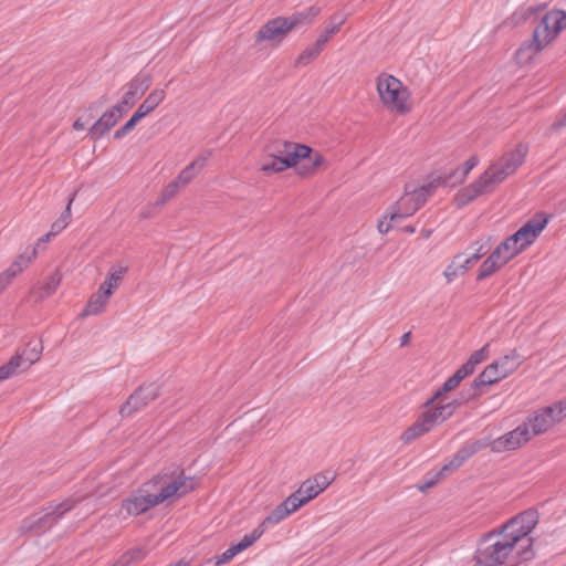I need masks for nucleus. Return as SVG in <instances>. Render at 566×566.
Here are the masks:
<instances>
[{"instance_id": "obj_43", "label": "nucleus", "mask_w": 566, "mask_h": 566, "mask_svg": "<svg viewBox=\"0 0 566 566\" xmlns=\"http://www.w3.org/2000/svg\"><path fill=\"white\" fill-rule=\"evenodd\" d=\"M346 17L340 13H335L331 17L328 25L325 28V31L328 35L333 36L336 34L342 25L345 23Z\"/></svg>"}, {"instance_id": "obj_15", "label": "nucleus", "mask_w": 566, "mask_h": 566, "mask_svg": "<svg viewBox=\"0 0 566 566\" xmlns=\"http://www.w3.org/2000/svg\"><path fill=\"white\" fill-rule=\"evenodd\" d=\"M458 175V170H452L450 174L439 176L431 180L429 184L411 188L415 190L416 201L407 210V213H415L418 211L427 201L428 197L432 195L433 190L439 186L453 187V178Z\"/></svg>"}, {"instance_id": "obj_61", "label": "nucleus", "mask_w": 566, "mask_h": 566, "mask_svg": "<svg viewBox=\"0 0 566 566\" xmlns=\"http://www.w3.org/2000/svg\"><path fill=\"white\" fill-rule=\"evenodd\" d=\"M385 216L378 221L377 228L381 234L387 233L391 229V223L386 222Z\"/></svg>"}, {"instance_id": "obj_23", "label": "nucleus", "mask_w": 566, "mask_h": 566, "mask_svg": "<svg viewBox=\"0 0 566 566\" xmlns=\"http://www.w3.org/2000/svg\"><path fill=\"white\" fill-rule=\"evenodd\" d=\"M120 119V114L115 113L112 108L104 112L101 117L92 125L88 130L90 138L96 140L104 136Z\"/></svg>"}, {"instance_id": "obj_8", "label": "nucleus", "mask_w": 566, "mask_h": 566, "mask_svg": "<svg viewBox=\"0 0 566 566\" xmlns=\"http://www.w3.org/2000/svg\"><path fill=\"white\" fill-rule=\"evenodd\" d=\"M496 530L484 534L479 542L474 560L479 566H497L505 563L513 552L511 543H500L495 541Z\"/></svg>"}, {"instance_id": "obj_4", "label": "nucleus", "mask_w": 566, "mask_h": 566, "mask_svg": "<svg viewBox=\"0 0 566 566\" xmlns=\"http://www.w3.org/2000/svg\"><path fill=\"white\" fill-rule=\"evenodd\" d=\"M549 217L544 212L536 213L515 233L507 237L494 250V255H502V263H507L516 254L530 247L545 229Z\"/></svg>"}, {"instance_id": "obj_9", "label": "nucleus", "mask_w": 566, "mask_h": 566, "mask_svg": "<svg viewBox=\"0 0 566 566\" xmlns=\"http://www.w3.org/2000/svg\"><path fill=\"white\" fill-rule=\"evenodd\" d=\"M377 91L382 103L391 111L407 114L410 107L406 105L409 92L402 83L392 75H380L377 80Z\"/></svg>"}, {"instance_id": "obj_31", "label": "nucleus", "mask_w": 566, "mask_h": 566, "mask_svg": "<svg viewBox=\"0 0 566 566\" xmlns=\"http://www.w3.org/2000/svg\"><path fill=\"white\" fill-rule=\"evenodd\" d=\"M36 256V249L33 248L30 253H23L15 258L13 263L4 271L8 275L14 279L29 263Z\"/></svg>"}, {"instance_id": "obj_48", "label": "nucleus", "mask_w": 566, "mask_h": 566, "mask_svg": "<svg viewBox=\"0 0 566 566\" xmlns=\"http://www.w3.org/2000/svg\"><path fill=\"white\" fill-rule=\"evenodd\" d=\"M311 480L315 484L316 489H319V493H322L332 483L333 478L325 473H318Z\"/></svg>"}, {"instance_id": "obj_22", "label": "nucleus", "mask_w": 566, "mask_h": 566, "mask_svg": "<svg viewBox=\"0 0 566 566\" xmlns=\"http://www.w3.org/2000/svg\"><path fill=\"white\" fill-rule=\"evenodd\" d=\"M538 512L535 509H528L522 513L510 518L505 523V528H513L514 526H521L523 532L522 535H530L531 532L536 527L538 523Z\"/></svg>"}, {"instance_id": "obj_18", "label": "nucleus", "mask_w": 566, "mask_h": 566, "mask_svg": "<svg viewBox=\"0 0 566 566\" xmlns=\"http://www.w3.org/2000/svg\"><path fill=\"white\" fill-rule=\"evenodd\" d=\"M153 83V76L149 73L139 72L127 84V91L123 95V103L135 105Z\"/></svg>"}, {"instance_id": "obj_3", "label": "nucleus", "mask_w": 566, "mask_h": 566, "mask_svg": "<svg viewBox=\"0 0 566 566\" xmlns=\"http://www.w3.org/2000/svg\"><path fill=\"white\" fill-rule=\"evenodd\" d=\"M319 12V8L312 6L304 11L294 12L289 17L273 18L259 29L255 34V42L268 41L276 46L283 42L290 32L310 25Z\"/></svg>"}, {"instance_id": "obj_62", "label": "nucleus", "mask_w": 566, "mask_h": 566, "mask_svg": "<svg viewBox=\"0 0 566 566\" xmlns=\"http://www.w3.org/2000/svg\"><path fill=\"white\" fill-rule=\"evenodd\" d=\"M13 279L6 272L0 274V293L11 283Z\"/></svg>"}, {"instance_id": "obj_33", "label": "nucleus", "mask_w": 566, "mask_h": 566, "mask_svg": "<svg viewBox=\"0 0 566 566\" xmlns=\"http://www.w3.org/2000/svg\"><path fill=\"white\" fill-rule=\"evenodd\" d=\"M462 259L463 254L459 253L454 255L452 262L447 266L443 275L448 283L452 282L459 274H462L468 270Z\"/></svg>"}, {"instance_id": "obj_47", "label": "nucleus", "mask_w": 566, "mask_h": 566, "mask_svg": "<svg viewBox=\"0 0 566 566\" xmlns=\"http://www.w3.org/2000/svg\"><path fill=\"white\" fill-rule=\"evenodd\" d=\"M481 395H482V388L474 387L473 381H472L468 389H462L459 398L462 399L464 403H467L470 400H473L474 398H476Z\"/></svg>"}, {"instance_id": "obj_26", "label": "nucleus", "mask_w": 566, "mask_h": 566, "mask_svg": "<svg viewBox=\"0 0 566 566\" xmlns=\"http://www.w3.org/2000/svg\"><path fill=\"white\" fill-rule=\"evenodd\" d=\"M208 156L200 155L192 163L187 165L178 175L177 181L181 185V187L187 186L206 166Z\"/></svg>"}, {"instance_id": "obj_60", "label": "nucleus", "mask_w": 566, "mask_h": 566, "mask_svg": "<svg viewBox=\"0 0 566 566\" xmlns=\"http://www.w3.org/2000/svg\"><path fill=\"white\" fill-rule=\"evenodd\" d=\"M134 105H126L123 103V98L120 101L117 102L116 105H114L112 107V109L117 113V114H120V117L123 116V114H125L129 108H132Z\"/></svg>"}, {"instance_id": "obj_39", "label": "nucleus", "mask_w": 566, "mask_h": 566, "mask_svg": "<svg viewBox=\"0 0 566 566\" xmlns=\"http://www.w3.org/2000/svg\"><path fill=\"white\" fill-rule=\"evenodd\" d=\"M145 557V552L142 548H134L125 552L113 566H129L132 563L139 562Z\"/></svg>"}, {"instance_id": "obj_46", "label": "nucleus", "mask_w": 566, "mask_h": 566, "mask_svg": "<svg viewBox=\"0 0 566 566\" xmlns=\"http://www.w3.org/2000/svg\"><path fill=\"white\" fill-rule=\"evenodd\" d=\"M301 485L305 493V497L303 499L305 501V504L308 503L311 500L315 499L319 494V489H316L315 484L312 482L311 479H307Z\"/></svg>"}, {"instance_id": "obj_7", "label": "nucleus", "mask_w": 566, "mask_h": 566, "mask_svg": "<svg viewBox=\"0 0 566 566\" xmlns=\"http://www.w3.org/2000/svg\"><path fill=\"white\" fill-rule=\"evenodd\" d=\"M528 149L527 143H518L513 149L505 151L495 163L489 166L485 172L495 186L516 172L525 163Z\"/></svg>"}, {"instance_id": "obj_13", "label": "nucleus", "mask_w": 566, "mask_h": 566, "mask_svg": "<svg viewBox=\"0 0 566 566\" xmlns=\"http://www.w3.org/2000/svg\"><path fill=\"white\" fill-rule=\"evenodd\" d=\"M495 187L490 176L484 171L476 180L461 188L455 193L453 199L454 205L457 208L461 209L474 201L478 197L492 192Z\"/></svg>"}, {"instance_id": "obj_10", "label": "nucleus", "mask_w": 566, "mask_h": 566, "mask_svg": "<svg viewBox=\"0 0 566 566\" xmlns=\"http://www.w3.org/2000/svg\"><path fill=\"white\" fill-rule=\"evenodd\" d=\"M566 417V401H559L552 406L542 408L527 418L528 427H532V436L546 432L555 423L560 422Z\"/></svg>"}, {"instance_id": "obj_37", "label": "nucleus", "mask_w": 566, "mask_h": 566, "mask_svg": "<svg viewBox=\"0 0 566 566\" xmlns=\"http://www.w3.org/2000/svg\"><path fill=\"white\" fill-rule=\"evenodd\" d=\"M75 195H76V192H74L72 195V197L69 199V202H67L64 211L61 213L60 218L52 223L51 234H59L70 223V221H71V205L74 200Z\"/></svg>"}, {"instance_id": "obj_20", "label": "nucleus", "mask_w": 566, "mask_h": 566, "mask_svg": "<svg viewBox=\"0 0 566 566\" xmlns=\"http://www.w3.org/2000/svg\"><path fill=\"white\" fill-rule=\"evenodd\" d=\"M415 201V190L411 188V184H407L405 186L403 196L388 209L385 219H389L390 222H397L398 220L412 216L413 213H407V210Z\"/></svg>"}, {"instance_id": "obj_28", "label": "nucleus", "mask_w": 566, "mask_h": 566, "mask_svg": "<svg viewBox=\"0 0 566 566\" xmlns=\"http://www.w3.org/2000/svg\"><path fill=\"white\" fill-rule=\"evenodd\" d=\"M502 379H504V377L499 373L497 365L491 363L473 379V386L482 388L488 385L496 384Z\"/></svg>"}, {"instance_id": "obj_54", "label": "nucleus", "mask_w": 566, "mask_h": 566, "mask_svg": "<svg viewBox=\"0 0 566 566\" xmlns=\"http://www.w3.org/2000/svg\"><path fill=\"white\" fill-rule=\"evenodd\" d=\"M475 368L467 360L460 368H458L454 375H460V380L462 381L465 377L472 375Z\"/></svg>"}, {"instance_id": "obj_56", "label": "nucleus", "mask_w": 566, "mask_h": 566, "mask_svg": "<svg viewBox=\"0 0 566 566\" xmlns=\"http://www.w3.org/2000/svg\"><path fill=\"white\" fill-rule=\"evenodd\" d=\"M331 38L332 36L328 35L324 30V32L316 39L313 45L318 50V52L322 53Z\"/></svg>"}, {"instance_id": "obj_40", "label": "nucleus", "mask_w": 566, "mask_h": 566, "mask_svg": "<svg viewBox=\"0 0 566 566\" xmlns=\"http://www.w3.org/2000/svg\"><path fill=\"white\" fill-rule=\"evenodd\" d=\"M321 52L312 44L304 49L300 55L294 61V67H302L308 65L311 62H313L315 59L318 57Z\"/></svg>"}, {"instance_id": "obj_45", "label": "nucleus", "mask_w": 566, "mask_h": 566, "mask_svg": "<svg viewBox=\"0 0 566 566\" xmlns=\"http://www.w3.org/2000/svg\"><path fill=\"white\" fill-rule=\"evenodd\" d=\"M489 356V344L471 354L468 361L475 368L476 365L485 360Z\"/></svg>"}, {"instance_id": "obj_24", "label": "nucleus", "mask_w": 566, "mask_h": 566, "mask_svg": "<svg viewBox=\"0 0 566 566\" xmlns=\"http://www.w3.org/2000/svg\"><path fill=\"white\" fill-rule=\"evenodd\" d=\"M127 266H118L117 269L112 268L107 274L106 280L99 285V292H103L106 296H112L114 291L119 286L124 275L127 273Z\"/></svg>"}, {"instance_id": "obj_35", "label": "nucleus", "mask_w": 566, "mask_h": 566, "mask_svg": "<svg viewBox=\"0 0 566 566\" xmlns=\"http://www.w3.org/2000/svg\"><path fill=\"white\" fill-rule=\"evenodd\" d=\"M60 283H61V275L57 272L50 275L46 279V281L44 282V284L40 287V291L38 292V295H36V301H42V300L49 297L50 295H52L56 291Z\"/></svg>"}, {"instance_id": "obj_5", "label": "nucleus", "mask_w": 566, "mask_h": 566, "mask_svg": "<svg viewBox=\"0 0 566 566\" xmlns=\"http://www.w3.org/2000/svg\"><path fill=\"white\" fill-rule=\"evenodd\" d=\"M269 155L285 159L286 157L298 155L295 158V167H293L301 177H310L315 174L317 168L324 164V157L314 151L307 145L287 140H276L268 146Z\"/></svg>"}, {"instance_id": "obj_57", "label": "nucleus", "mask_w": 566, "mask_h": 566, "mask_svg": "<svg viewBox=\"0 0 566 566\" xmlns=\"http://www.w3.org/2000/svg\"><path fill=\"white\" fill-rule=\"evenodd\" d=\"M331 38L332 36L328 35L324 30V32L316 39L313 45L318 50V52L322 53Z\"/></svg>"}, {"instance_id": "obj_49", "label": "nucleus", "mask_w": 566, "mask_h": 566, "mask_svg": "<svg viewBox=\"0 0 566 566\" xmlns=\"http://www.w3.org/2000/svg\"><path fill=\"white\" fill-rule=\"evenodd\" d=\"M108 98L103 95L97 101L93 102L87 109L85 111V115L91 114L93 115V118L95 115L107 104Z\"/></svg>"}, {"instance_id": "obj_41", "label": "nucleus", "mask_w": 566, "mask_h": 566, "mask_svg": "<svg viewBox=\"0 0 566 566\" xmlns=\"http://www.w3.org/2000/svg\"><path fill=\"white\" fill-rule=\"evenodd\" d=\"M478 156L473 155L464 163L461 171L457 169L458 175L453 178V186L462 184L465 180L469 172L478 165Z\"/></svg>"}, {"instance_id": "obj_27", "label": "nucleus", "mask_w": 566, "mask_h": 566, "mask_svg": "<svg viewBox=\"0 0 566 566\" xmlns=\"http://www.w3.org/2000/svg\"><path fill=\"white\" fill-rule=\"evenodd\" d=\"M269 156L272 158L271 163L262 165L260 169L265 175L282 172L289 168L295 167V158L298 157L296 153L294 154V156L286 157L285 159L279 158L273 155Z\"/></svg>"}, {"instance_id": "obj_63", "label": "nucleus", "mask_w": 566, "mask_h": 566, "mask_svg": "<svg viewBox=\"0 0 566 566\" xmlns=\"http://www.w3.org/2000/svg\"><path fill=\"white\" fill-rule=\"evenodd\" d=\"M13 279L6 272L0 274V293L11 283Z\"/></svg>"}, {"instance_id": "obj_55", "label": "nucleus", "mask_w": 566, "mask_h": 566, "mask_svg": "<svg viewBox=\"0 0 566 566\" xmlns=\"http://www.w3.org/2000/svg\"><path fill=\"white\" fill-rule=\"evenodd\" d=\"M460 375H452L443 382V390L447 389L449 392L455 389L460 385Z\"/></svg>"}, {"instance_id": "obj_52", "label": "nucleus", "mask_w": 566, "mask_h": 566, "mask_svg": "<svg viewBox=\"0 0 566 566\" xmlns=\"http://www.w3.org/2000/svg\"><path fill=\"white\" fill-rule=\"evenodd\" d=\"M535 539L533 537L528 538V545L518 551V556L522 560H531L535 557V552L533 549Z\"/></svg>"}, {"instance_id": "obj_21", "label": "nucleus", "mask_w": 566, "mask_h": 566, "mask_svg": "<svg viewBox=\"0 0 566 566\" xmlns=\"http://www.w3.org/2000/svg\"><path fill=\"white\" fill-rule=\"evenodd\" d=\"M305 505L303 499H296L292 494L289 495L282 503L276 505L269 516L264 518V523L276 524L283 521L286 516L297 511Z\"/></svg>"}, {"instance_id": "obj_64", "label": "nucleus", "mask_w": 566, "mask_h": 566, "mask_svg": "<svg viewBox=\"0 0 566 566\" xmlns=\"http://www.w3.org/2000/svg\"><path fill=\"white\" fill-rule=\"evenodd\" d=\"M566 126V113L558 119H556L552 125L551 129L558 130Z\"/></svg>"}, {"instance_id": "obj_2", "label": "nucleus", "mask_w": 566, "mask_h": 566, "mask_svg": "<svg viewBox=\"0 0 566 566\" xmlns=\"http://www.w3.org/2000/svg\"><path fill=\"white\" fill-rule=\"evenodd\" d=\"M196 488L195 478L186 476L178 465H170L145 482L138 490L149 500L166 494V500L176 496L181 497Z\"/></svg>"}, {"instance_id": "obj_16", "label": "nucleus", "mask_w": 566, "mask_h": 566, "mask_svg": "<svg viewBox=\"0 0 566 566\" xmlns=\"http://www.w3.org/2000/svg\"><path fill=\"white\" fill-rule=\"evenodd\" d=\"M488 440H475L470 443L463 444L452 458L440 469V475H447L448 473L459 469L469 458L474 455L476 452L488 447Z\"/></svg>"}, {"instance_id": "obj_42", "label": "nucleus", "mask_w": 566, "mask_h": 566, "mask_svg": "<svg viewBox=\"0 0 566 566\" xmlns=\"http://www.w3.org/2000/svg\"><path fill=\"white\" fill-rule=\"evenodd\" d=\"M179 187L181 185L175 179L174 181L169 182L165 189L163 190L160 198L156 202V206H161L166 201L170 200L178 192Z\"/></svg>"}, {"instance_id": "obj_32", "label": "nucleus", "mask_w": 566, "mask_h": 566, "mask_svg": "<svg viewBox=\"0 0 566 566\" xmlns=\"http://www.w3.org/2000/svg\"><path fill=\"white\" fill-rule=\"evenodd\" d=\"M166 92L161 88L153 90L144 102L139 105V107L149 115L153 111L157 108V106L165 99Z\"/></svg>"}, {"instance_id": "obj_44", "label": "nucleus", "mask_w": 566, "mask_h": 566, "mask_svg": "<svg viewBox=\"0 0 566 566\" xmlns=\"http://www.w3.org/2000/svg\"><path fill=\"white\" fill-rule=\"evenodd\" d=\"M502 530L503 532H506L509 535H511L510 537V542L511 543V548L514 549L515 545L524 537H526L527 535H522V527L521 526H514L513 528H505V523L502 525Z\"/></svg>"}, {"instance_id": "obj_12", "label": "nucleus", "mask_w": 566, "mask_h": 566, "mask_svg": "<svg viewBox=\"0 0 566 566\" xmlns=\"http://www.w3.org/2000/svg\"><path fill=\"white\" fill-rule=\"evenodd\" d=\"M159 397V387L156 384L140 385L122 405L119 413L122 417H128L139 411Z\"/></svg>"}, {"instance_id": "obj_36", "label": "nucleus", "mask_w": 566, "mask_h": 566, "mask_svg": "<svg viewBox=\"0 0 566 566\" xmlns=\"http://www.w3.org/2000/svg\"><path fill=\"white\" fill-rule=\"evenodd\" d=\"M490 248H491V244H490L489 240H486L485 242L475 241L470 247V249H472L473 252L468 258L462 259V261L464 262L467 268L470 269V266L474 262L480 260L490 250Z\"/></svg>"}, {"instance_id": "obj_50", "label": "nucleus", "mask_w": 566, "mask_h": 566, "mask_svg": "<svg viewBox=\"0 0 566 566\" xmlns=\"http://www.w3.org/2000/svg\"><path fill=\"white\" fill-rule=\"evenodd\" d=\"M446 475H440V470L436 472L432 476L427 478L421 484L418 485V489L422 492L433 488L441 479Z\"/></svg>"}, {"instance_id": "obj_34", "label": "nucleus", "mask_w": 566, "mask_h": 566, "mask_svg": "<svg viewBox=\"0 0 566 566\" xmlns=\"http://www.w3.org/2000/svg\"><path fill=\"white\" fill-rule=\"evenodd\" d=\"M265 524L264 521L256 527L254 528L250 534H247L243 536V538L237 543V544H233V546L235 547V549L241 553L243 552L244 549H247L248 547H250L251 545H253L264 533L265 531Z\"/></svg>"}, {"instance_id": "obj_19", "label": "nucleus", "mask_w": 566, "mask_h": 566, "mask_svg": "<svg viewBox=\"0 0 566 566\" xmlns=\"http://www.w3.org/2000/svg\"><path fill=\"white\" fill-rule=\"evenodd\" d=\"M434 427L436 423L429 412L422 411L417 420L401 433L400 440L403 444H410L413 440L430 432Z\"/></svg>"}, {"instance_id": "obj_58", "label": "nucleus", "mask_w": 566, "mask_h": 566, "mask_svg": "<svg viewBox=\"0 0 566 566\" xmlns=\"http://www.w3.org/2000/svg\"><path fill=\"white\" fill-rule=\"evenodd\" d=\"M93 118V115L91 114H83L82 116H80L73 124V128L75 130H82L85 128V125Z\"/></svg>"}, {"instance_id": "obj_51", "label": "nucleus", "mask_w": 566, "mask_h": 566, "mask_svg": "<svg viewBox=\"0 0 566 566\" xmlns=\"http://www.w3.org/2000/svg\"><path fill=\"white\" fill-rule=\"evenodd\" d=\"M237 554H239V552L235 549L233 545H231L226 552H223L219 557H217L216 566L229 563Z\"/></svg>"}, {"instance_id": "obj_29", "label": "nucleus", "mask_w": 566, "mask_h": 566, "mask_svg": "<svg viewBox=\"0 0 566 566\" xmlns=\"http://www.w3.org/2000/svg\"><path fill=\"white\" fill-rule=\"evenodd\" d=\"M506 263H502V255H494V251L483 261L481 264L476 280L483 281L486 277L494 274L500 268L505 265Z\"/></svg>"}, {"instance_id": "obj_38", "label": "nucleus", "mask_w": 566, "mask_h": 566, "mask_svg": "<svg viewBox=\"0 0 566 566\" xmlns=\"http://www.w3.org/2000/svg\"><path fill=\"white\" fill-rule=\"evenodd\" d=\"M428 412L436 426H438L439 423H442L443 421L451 418L455 411H453V409L450 408L448 403H438L433 410H428Z\"/></svg>"}, {"instance_id": "obj_17", "label": "nucleus", "mask_w": 566, "mask_h": 566, "mask_svg": "<svg viewBox=\"0 0 566 566\" xmlns=\"http://www.w3.org/2000/svg\"><path fill=\"white\" fill-rule=\"evenodd\" d=\"M165 495L149 500L139 490H136L127 499L123 500L122 510L126 511L127 515L137 516L166 501Z\"/></svg>"}, {"instance_id": "obj_1", "label": "nucleus", "mask_w": 566, "mask_h": 566, "mask_svg": "<svg viewBox=\"0 0 566 566\" xmlns=\"http://www.w3.org/2000/svg\"><path fill=\"white\" fill-rule=\"evenodd\" d=\"M565 28L566 13L564 11L545 12L534 29L532 39L523 42L516 51L515 59L517 63L521 65L530 63Z\"/></svg>"}, {"instance_id": "obj_53", "label": "nucleus", "mask_w": 566, "mask_h": 566, "mask_svg": "<svg viewBox=\"0 0 566 566\" xmlns=\"http://www.w3.org/2000/svg\"><path fill=\"white\" fill-rule=\"evenodd\" d=\"M135 126H136V124H134V122L129 118L119 129H117L114 133V138L120 139V138L125 137L127 134H129L135 128Z\"/></svg>"}, {"instance_id": "obj_11", "label": "nucleus", "mask_w": 566, "mask_h": 566, "mask_svg": "<svg viewBox=\"0 0 566 566\" xmlns=\"http://www.w3.org/2000/svg\"><path fill=\"white\" fill-rule=\"evenodd\" d=\"M532 433L527 422H523L516 429L503 434L502 437L492 440L490 437H485L482 440H488V447L493 452H504L509 450H516L524 443L532 439Z\"/></svg>"}, {"instance_id": "obj_6", "label": "nucleus", "mask_w": 566, "mask_h": 566, "mask_svg": "<svg viewBox=\"0 0 566 566\" xmlns=\"http://www.w3.org/2000/svg\"><path fill=\"white\" fill-rule=\"evenodd\" d=\"M80 502L81 499L69 497L59 504L43 507L40 512L31 514L21 522L19 533L38 536L48 532Z\"/></svg>"}, {"instance_id": "obj_25", "label": "nucleus", "mask_w": 566, "mask_h": 566, "mask_svg": "<svg viewBox=\"0 0 566 566\" xmlns=\"http://www.w3.org/2000/svg\"><path fill=\"white\" fill-rule=\"evenodd\" d=\"M493 363L497 365V369L499 373H501V376L506 378L521 366L522 359L517 349L514 348L510 352V354L501 357L497 360H494Z\"/></svg>"}, {"instance_id": "obj_59", "label": "nucleus", "mask_w": 566, "mask_h": 566, "mask_svg": "<svg viewBox=\"0 0 566 566\" xmlns=\"http://www.w3.org/2000/svg\"><path fill=\"white\" fill-rule=\"evenodd\" d=\"M544 10H545V6H537V7H533V6H531V7H528V8L524 11V13H523V18H524V20H527V19H530L531 17L536 15L538 12H542V11H544Z\"/></svg>"}, {"instance_id": "obj_14", "label": "nucleus", "mask_w": 566, "mask_h": 566, "mask_svg": "<svg viewBox=\"0 0 566 566\" xmlns=\"http://www.w3.org/2000/svg\"><path fill=\"white\" fill-rule=\"evenodd\" d=\"M43 344L41 340H30L22 348H19L8 363H12L10 375L14 376L28 369L36 363L42 355Z\"/></svg>"}, {"instance_id": "obj_30", "label": "nucleus", "mask_w": 566, "mask_h": 566, "mask_svg": "<svg viewBox=\"0 0 566 566\" xmlns=\"http://www.w3.org/2000/svg\"><path fill=\"white\" fill-rule=\"evenodd\" d=\"M109 296L104 295L103 292L97 290L96 293L92 294L90 297L84 311L80 315L81 317H85L88 315H97L104 311L105 305L108 302Z\"/></svg>"}]
</instances>
